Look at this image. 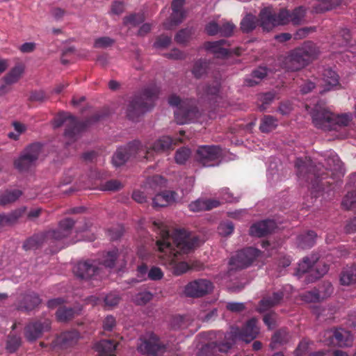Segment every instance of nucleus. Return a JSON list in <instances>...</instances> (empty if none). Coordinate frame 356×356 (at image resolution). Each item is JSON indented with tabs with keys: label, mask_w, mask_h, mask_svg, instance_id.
I'll list each match as a JSON object with an SVG mask.
<instances>
[{
	"label": "nucleus",
	"mask_w": 356,
	"mask_h": 356,
	"mask_svg": "<svg viewBox=\"0 0 356 356\" xmlns=\"http://www.w3.org/2000/svg\"><path fill=\"white\" fill-rule=\"evenodd\" d=\"M228 42L225 39L219 40L213 42H206L204 47L207 51L213 53L217 58H225L229 56L231 53L226 46H229Z\"/></svg>",
	"instance_id": "21"
},
{
	"label": "nucleus",
	"mask_w": 356,
	"mask_h": 356,
	"mask_svg": "<svg viewBox=\"0 0 356 356\" xmlns=\"http://www.w3.org/2000/svg\"><path fill=\"white\" fill-rule=\"evenodd\" d=\"M320 53L316 44L310 40L305 41L288 53L282 60V67L290 72L299 71L316 60Z\"/></svg>",
	"instance_id": "3"
},
{
	"label": "nucleus",
	"mask_w": 356,
	"mask_h": 356,
	"mask_svg": "<svg viewBox=\"0 0 356 356\" xmlns=\"http://www.w3.org/2000/svg\"><path fill=\"white\" fill-rule=\"evenodd\" d=\"M284 298V292L278 291L273 293L272 296H265L259 301L257 311L263 313L270 308L278 305Z\"/></svg>",
	"instance_id": "23"
},
{
	"label": "nucleus",
	"mask_w": 356,
	"mask_h": 356,
	"mask_svg": "<svg viewBox=\"0 0 356 356\" xmlns=\"http://www.w3.org/2000/svg\"><path fill=\"white\" fill-rule=\"evenodd\" d=\"M261 251L252 247L243 248L230 258L229 264L231 270H241L251 266L259 257Z\"/></svg>",
	"instance_id": "10"
},
{
	"label": "nucleus",
	"mask_w": 356,
	"mask_h": 356,
	"mask_svg": "<svg viewBox=\"0 0 356 356\" xmlns=\"http://www.w3.org/2000/svg\"><path fill=\"white\" fill-rule=\"evenodd\" d=\"M220 88V83L215 81L212 85H207L204 88V95L207 96H216Z\"/></svg>",
	"instance_id": "59"
},
{
	"label": "nucleus",
	"mask_w": 356,
	"mask_h": 356,
	"mask_svg": "<svg viewBox=\"0 0 356 356\" xmlns=\"http://www.w3.org/2000/svg\"><path fill=\"white\" fill-rule=\"evenodd\" d=\"M276 228V223L273 220H265L253 224L249 230L252 236L262 237L270 233Z\"/></svg>",
	"instance_id": "22"
},
{
	"label": "nucleus",
	"mask_w": 356,
	"mask_h": 356,
	"mask_svg": "<svg viewBox=\"0 0 356 356\" xmlns=\"http://www.w3.org/2000/svg\"><path fill=\"white\" fill-rule=\"evenodd\" d=\"M289 340V334L284 330L277 331L271 339L270 347L271 349L276 348L277 344L286 343Z\"/></svg>",
	"instance_id": "44"
},
{
	"label": "nucleus",
	"mask_w": 356,
	"mask_h": 356,
	"mask_svg": "<svg viewBox=\"0 0 356 356\" xmlns=\"http://www.w3.org/2000/svg\"><path fill=\"white\" fill-rule=\"evenodd\" d=\"M138 350L146 356H163L166 352L167 346L154 334L148 339H140Z\"/></svg>",
	"instance_id": "11"
},
{
	"label": "nucleus",
	"mask_w": 356,
	"mask_h": 356,
	"mask_svg": "<svg viewBox=\"0 0 356 356\" xmlns=\"http://www.w3.org/2000/svg\"><path fill=\"white\" fill-rule=\"evenodd\" d=\"M213 288V283L207 279H197L188 283L184 288L187 297L200 298L210 293Z\"/></svg>",
	"instance_id": "14"
},
{
	"label": "nucleus",
	"mask_w": 356,
	"mask_h": 356,
	"mask_svg": "<svg viewBox=\"0 0 356 356\" xmlns=\"http://www.w3.org/2000/svg\"><path fill=\"white\" fill-rule=\"evenodd\" d=\"M152 229L159 236L156 246L160 253V263L175 275L186 273L190 266L186 261H179L178 257L199 247L203 243L200 237L184 229H176L170 236L168 226L159 220L152 222Z\"/></svg>",
	"instance_id": "1"
},
{
	"label": "nucleus",
	"mask_w": 356,
	"mask_h": 356,
	"mask_svg": "<svg viewBox=\"0 0 356 356\" xmlns=\"http://www.w3.org/2000/svg\"><path fill=\"white\" fill-rule=\"evenodd\" d=\"M312 118L316 127L325 131H330L332 113L325 108H316L312 113Z\"/></svg>",
	"instance_id": "20"
},
{
	"label": "nucleus",
	"mask_w": 356,
	"mask_h": 356,
	"mask_svg": "<svg viewBox=\"0 0 356 356\" xmlns=\"http://www.w3.org/2000/svg\"><path fill=\"white\" fill-rule=\"evenodd\" d=\"M323 157L325 166L321 162L314 163L307 156L297 158L295 163L298 179L311 184L316 191L323 190L344 175L343 163L334 152H327Z\"/></svg>",
	"instance_id": "2"
},
{
	"label": "nucleus",
	"mask_w": 356,
	"mask_h": 356,
	"mask_svg": "<svg viewBox=\"0 0 356 356\" xmlns=\"http://www.w3.org/2000/svg\"><path fill=\"white\" fill-rule=\"evenodd\" d=\"M120 299L121 298L119 294L116 293H110L104 297V301L106 307L113 308L118 305Z\"/></svg>",
	"instance_id": "55"
},
{
	"label": "nucleus",
	"mask_w": 356,
	"mask_h": 356,
	"mask_svg": "<svg viewBox=\"0 0 356 356\" xmlns=\"http://www.w3.org/2000/svg\"><path fill=\"white\" fill-rule=\"evenodd\" d=\"M158 95V88L151 86L145 88L140 95L134 96L127 107V118L132 121H137L142 115L154 107V101L157 99Z\"/></svg>",
	"instance_id": "5"
},
{
	"label": "nucleus",
	"mask_w": 356,
	"mask_h": 356,
	"mask_svg": "<svg viewBox=\"0 0 356 356\" xmlns=\"http://www.w3.org/2000/svg\"><path fill=\"white\" fill-rule=\"evenodd\" d=\"M234 229V225L231 221L221 222L218 227V233L223 236H227L232 234Z\"/></svg>",
	"instance_id": "53"
},
{
	"label": "nucleus",
	"mask_w": 356,
	"mask_h": 356,
	"mask_svg": "<svg viewBox=\"0 0 356 356\" xmlns=\"http://www.w3.org/2000/svg\"><path fill=\"white\" fill-rule=\"evenodd\" d=\"M115 325L116 320L112 315H108L103 321V329L104 331H112Z\"/></svg>",
	"instance_id": "63"
},
{
	"label": "nucleus",
	"mask_w": 356,
	"mask_h": 356,
	"mask_svg": "<svg viewBox=\"0 0 356 356\" xmlns=\"http://www.w3.org/2000/svg\"><path fill=\"white\" fill-rule=\"evenodd\" d=\"M192 31L189 29L180 30L175 35V40L178 44H184L189 40Z\"/></svg>",
	"instance_id": "54"
},
{
	"label": "nucleus",
	"mask_w": 356,
	"mask_h": 356,
	"mask_svg": "<svg viewBox=\"0 0 356 356\" xmlns=\"http://www.w3.org/2000/svg\"><path fill=\"white\" fill-rule=\"evenodd\" d=\"M199 111L191 102H187L185 105L181 104L175 111V118L178 124H184L190 123L197 119Z\"/></svg>",
	"instance_id": "16"
},
{
	"label": "nucleus",
	"mask_w": 356,
	"mask_h": 356,
	"mask_svg": "<svg viewBox=\"0 0 356 356\" xmlns=\"http://www.w3.org/2000/svg\"><path fill=\"white\" fill-rule=\"evenodd\" d=\"M209 63L204 59H200L195 62L192 69V74L196 79H200L207 72Z\"/></svg>",
	"instance_id": "41"
},
{
	"label": "nucleus",
	"mask_w": 356,
	"mask_h": 356,
	"mask_svg": "<svg viewBox=\"0 0 356 356\" xmlns=\"http://www.w3.org/2000/svg\"><path fill=\"white\" fill-rule=\"evenodd\" d=\"M325 335L332 339L330 343H335L341 347L350 346L353 343L352 334L349 331L343 328H334L326 330Z\"/></svg>",
	"instance_id": "18"
},
{
	"label": "nucleus",
	"mask_w": 356,
	"mask_h": 356,
	"mask_svg": "<svg viewBox=\"0 0 356 356\" xmlns=\"http://www.w3.org/2000/svg\"><path fill=\"white\" fill-rule=\"evenodd\" d=\"M306 8L304 6H298L291 13L286 10L288 14L287 24L291 22L293 24H300L304 19L306 14Z\"/></svg>",
	"instance_id": "39"
},
{
	"label": "nucleus",
	"mask_w": 356,
	"mask_h": 356,
	"mask_svg": "<svg viewBox=\"0 0 356 356\" xmlns=\"http://www.w3.org/2000/svg\"><path fill=\"white\" fill-rule=\"evenodd\" d=\"M277 122L278 120L276 118L266 115L261 119L259 130L262 133H269L276 129Z\"/></svg>",
	"instance_id": "34"
},
{
	"label": "nucleus",
	"mask_w": 356,
	"mask_h": 356,
	"mask_svg": "<svg viewBox=\"0 0 356 356\" xmlns=\"http://www.w3.org/2000/svg\"><path fill=\"white\" fill-rule=\"evenodd\" d=\"M26 207L15 209L9 213H0V232L6 227H11L16 224L18 220L24 215Z\"/></svg>",
	"instance_id": "24"
},
{
	"label": "nucleus",
	"mask_w": 356,
	"mask_h": 356,
	"mask_svg": "<svg viewBox=\"0 0 356 356\" xmlns=\"http://www.w3.org/2000/svg\"><path fill=\"white\" fill-rule=\"evenodd\" d=\"M42 149V145L40 143H33L29 145L15 161V168L21 172L29 170L35 165Z\"/></svg>",
	"instance_id": "9"
},
{
	"label": "nucleus",
	"mask_w": 356,
	"mask_h": 356,
	"mask_svg": "<svg viewBox=\"0 0 356 356\" xmlns=\"http://www.w3.org/2000/svg\"><path fill=\"white\" fill-rule=\"evenodd\" d=\"M24 72V67L21 65H17L10 70V71L4 76L3 79L6 84L16 83L20 78Z\"/></svg>",
	"instance_id": "43"
},
{
	"label": "nucleus",
	"mask_w": 356,
	"mask_h": 356,
	"mask_svg": "<svg viewBox=\"0 0 356 356\" xmlns=\"http://www.w3.org/2000/svg\"><path fill=\"white\" fill-rule=\"evenodd\" d=\"M185 17V14L183 10H172L170 15V25L165 24L166 29H170L172 26H177L180 24Z\"/></svg>",
	"instance_id": "50"
},
{
	"label": "nucleus",
	"mask_w": 356,
	"mask_h": 356,
	"mask_svg": "<svg viewBox=\"0 0 356 356\" xmlns=\"http://www.w3.org/2000/svg\"><path fill=\"white\" fill-rule=\"evenodd\" d=\"M351 33L348 29H341L339 33L335 36L333 44L337 47H346L351 41Z\"/></svg>",
	"instance_id": "40"
},
{
	"label": "nucleus",
	"mask_w": 356,
	"mask_h": 356,
	"mask_svg": "<svg viewBox=\"0 0 356 356\" xmlns=\"http://www.w3.org/2000/svg\"><path fill=\"white\" fill-rule=\"evenodd\" d=\"M51 321L41 318L29 322L24 328V336L29 341H35L42 334L51 329Z\"/></svg>",
	"instance_id": "13"
},
{
	"label": "nucleus",
	"mask_w": 356,
	"mask_h": 356,
	"mask_svg": "<svg viewBox=\"0 0 356 356\" xmlns=\"http://www.w3.org/2000/svg\"><path fill=\"white\" fill-rule=\"evenodd\" d=\"M309 341L306 339H302L298 344V347L295 350L296 356H304L308 351L309 349Z\"/></svg>",
	"instance_id": "64"
},
{
	"label": "nucleus",
	"mask_w": 356,
	"mask_h": 356,
	"mask_svg": "<svg viewBox=\"0 0 356 356\" xmlns=\"http://www.w3.org/2000/svg\"><path fill=\"white\" fill-rule=\"evenodd\" d=\"M177 193L172 191H164L157 193L152 199L154 207H164L176 201Z\"/></svg>",
	"instance_id": "27"
},
{
	"label": "nucleus",
	"mask_w": 356,
	"mask_h": 356,
	"mask_svg": "<svg viewBox=\"0 0 356 356\" xmlns=\"http://www.w3.org/2000/svg\"><path fill=\"white\" fill-rule=\"evenodd\" d=\"M78 314V312L72 307L60 306L57 309L56 315L58 321L66 322L72 319Z\"/></svg>",
	"instance_id": "37"
},
{
	"label": "nucleus",
	"mask_w": 356,
	"mask_h": 356,
	"mask_svg": "<svg viewBox=\"0 0 356 356\" xmlns=\"http://www.w3.org/2000/svg\"><path fill=\"white\" fill-rule=\"evenodd\" d=\"M153 295L149 291H142L134 298V302L138 305H144L152 299Z\"/></svg>",
	"instance_id": "51"
},
{
	"label": "nucleus",
	"mask_w": 356,
	"mask_h": 356,
	"mask_svg": "<svg viewBox=\"0 0 356 356\" xmlns=\"http://www.w3.org/2000/svg\"><path fill=\"white\" fill-rule=\"evenodd\" d=\"M318 257L316 255H312L311 258L308 257H304L302 261L298 264L297 274L300 275L301 274L306 273L309 270V273L312 275L314 272L313 267L315 263H317L318 266H320L321 264V262H318Z\"/></svg>",
	"instance_id": "29"
},
{
	"label": "nucleus",
	"mask_w": 356,
	"mask_h": 356,
	"mask_svg": "<svg viewBox=\"0 0 356 356\" xmlns=\"http://www.w3.org/2000/svg\"><path fill=\"white\" fill-rule=\"evenodd\" d=\"M74 275L81 280H88L97 275L99 268L94 260L78 262L73 268Z\"/></svg>",
	"instance_id": "17"
},
{
	"label": "nucleus",
	"mask_w": 356,
	"mask_h": 356,
	"mask_svg": "<svg viewBox=\"0 0 356 356\" xmlns=\"http://www.w3.org/2000/svg\"><path fill=\"white\" fill-rule=\"evenodd\" d=\"M180 143H182V140L179 138H174L168 136H162L156 140L151 147L148 148L143 146L144 149L151 152L148 156H145V159L147 160L151 159L154 152L160 153L172 149Z\"/></svg>",
	"instance_id": "15"
},
{
	"label": "nucleus",
	"mask_w": 356,
	"mask_h": 356,
	"mask_svg": "<svg viewBox=\"0 0 356 356\" xmlns=\"http://www.w3.org/2000/svg\"><path fill=\"white\" fill-rule=\"evenodd\" d=\"M191 154V152L190 149L186 147H182L177 149L175 156L176 163L178 164H184L189 159Z\"/></svg>",
	"instance_id": "48"
},
{
	"label": "nucleus",
	"mask_w": 356,
	"mask_h": 356,
	"mask_svg": "<svg viewBox=\"0 0 356 356\" xmlns=\"http://www.w3.org/2000/svg\"><path fill=\"white\" fill-rule=\"evenodd\" d=\"M275 317L276 314L275 312H269L263 316V321L269 330H273L276 327Z\"/></svg>",
	"instance_id": "62"
},
{
	"label": "nucleus",
	"mask_w": 356,
	"mask_h": 356,
	"mask_svg": "<svg viewBox=\"0 0 356 356\" xmlns=\"http://www.w3.org/2000/svg\"><path fill=\"white\" fill-rule=\"evenodd\" d=\"M122 185L121 183L115 179H111L106 181L105 184L101 186V190L102 191H118L122 188Z\"/></svg>",
	"instance_id": "56"
},
{
	"label": "nucleus",
	"mask_w": 356,
	"mask_h": 356,
	"mask_svg": "<svg viewBox=\"0 0 356 356\" xmlns=\"http://www.w3.org/2000/svg\"><path fill=\"white\" fill-rule=\"evenodd\" d=\"M115 40L109 37H101L95 40L94 47L95 48H106L111 46Z\"/></svg>",
	"instance_id": "57"
},
{
	"label": "nucleus",
	"mask_w": 356,
	"mask_h": 356,
	"mask_svg": "<svg viewBox=\"0 0 356 356\" xmlns=\"http://www.w3.org/2000/svg\"><path fill=\"white\" fill-rule=\"evenodd\" d=\"M286 9H281L278 13L270 7L263 8L259 13L260 25L265 31H269L275 26L287 24Z\"/></svg>",
	"instance_id": "8"
},
{
	"label": "nucleus",
	"mask_w": 356,
	"mask_h": 356,
	"mask_svg": "<svg viewBox=\"0 0 356 356\" xmlns=\"http://www.w3.org/2000/svg\"><path fill=\"white\" fill-rule=\"evenodd\" d=\"M318 293H321V300H324L328 297H330L333 293V286L329 282H324L321 285L318 286L317 289Z\"/></svg>",
	"instance_id": "52"
},
{
	"label": "nucleus",
	"mask_w": 356,
	"mask_h": 356,
	"mask_svg": "<svg viewBox=\"0 0 356 356\" xmlns=\"http://www.w3.org/2000/svg\"><path fill=\"white\" fill-rule=\"evenodd\" d=\"M318 4L313 6L312 11L316 13H324L339 6L341 0H316Z\"/></svg>",
	"instance_id": "35"
},
{
	"label": "nucleus",
	"mask_w": 356,
	"mask_h": 356,
	"mask_svg": "<svg viewBox=\"0 0 356 356\" xmlns=\"http://www.w3.org/2000/svg\"><path fill=\"white\" fill-rule=\"evenodd\" d=\"M22 192L18 189L12 191L6 190L0 192V205H6L8 204L15 202L21 195Z\"/></svg>",
	"instance_id": "36"
},
{
	"label": "nucleus",
	"mask_w": 356,
	"mask_h": 356,
	"mask_svg": "<svg viewBox=\"0 0 356 356\" xmlns=\"http://www.w3.org/2000/svg\"><path fill=\"white\" fill-rule=\"evenodd\" d=\"M317 235L314 231H308L307 233L298 236V246L302 249L310 248L315 244Z\"/></svg>",
	"instance_id": "33"
},
{
	"label": "nucleus",
	"mask_w": 356,
	"mask_h": 356,
	"mask_svg": "<svg viewBox=\"0 0 356 356\" xmlns=\"http://www.w3.org/2000/svg\"><path fill=\"white\" fill-rule=\"evenodd\" d=\"M235 26L234 24L230 22H225L220 26L219 33L225 37L231 36L234 32Z\"/></svg>",
	"instance_id": "60"
},
{
	"label": "nucleus",
	"mask_w": 356,
	"mask_h": 356,
	"mask_svg": "<svg viewBox=\"0 0 356 356\" xmlns=\"http://www.w3.org/2000/svg\"><path fill=\"white\" fill-rule=\"evenodd\" d=\"M268 70L266 67H259L252 72V76L256 78L259 83L268 74Z\"/></svg>",
	"instance_id": "61"
},
{
	"label": "nucleus",
	"mask_w": 356,
	"mask_h": 356,
	"mask_svg": "<svg viewBox=\"0 0 356 356\" xmlns=\"http://www.w3.org/2000/svg\"><path fill=\"white\" fill-rule=\"evenodd\" d=\"M145 17L142 14H131L123 19V23L126 26H136L143 23Z\"/></svg>",
	"instance_id": "46"
},
{
	"label": "nucleus",
	"mask_w": 356,
	"mask_h": 356,
	"mask_svg": "<svg viewBox=\"0 0 356 356\" xmlns=\"http://www.w3.org/2000/svg\"><path fill=\"white\" fill-rule=\"evenodd\" d=\"M101 119V115L96 113L85 122H80L77 119L67 113H60L54 120V127H60L65 125L64 135L66 138L75 140L78 134L84 130L88 125L97 122Z\"/></svg>",
	"instance_id": "6"
},
{
	"label": "nucleus",
	"mask_w": 356,
	"mask_h": 356,
	"mask_svg": "<svg viewBox=\"0 0 356 356\" xmlns=\"http://www.w3.org/2000/svg\"><path fill=\"white\" fill-rule=\"evenodd\" d=\"M74 221L70 218H66L60 221L56 229L48 230L37 233L28 238L23 243L24 250H36L44 243H51L54 241H60L67 237L74 226Z\"/></svg>",
	"instance_id": "4"
},
{
	"label": "nucleus",
	"mask_w": 356,
	"mask_h": 356,
	"mask_svg": "<svg viewBox=\"0 0 356 356\" xmlns=\"http://www.w3.org/2000/svg\"><path fill=\"white\" fill-rule=\"evenodd\" d=\"M40 302L41 300L38 294L33 292L29 293L24 296L22 302L19 305L18 309L32 310Z\"/></svg>",
	"instance_id": "30"
},
{
	"label": "nucleus",
	"mask_w": 356,
	"mask_h": 356,
	"mask_svg": "<svg viewBox=\"0 0 356 356\" xmlns=\"http://www.w3.org/2000/svg\"><path fill=\"white\" fill-rule=\"evenodd\" d=\"M150 152V151L143 148L140 141L133 140L126 146L117 149L113 156L112 162L115 167H119L124 165L132 157L138 159H145V156H148Z\"/></svg>",
	"instance_id": "7"
},
{
	"label": "nucleus",
	"mask_w": 356,
	"mask_h": 356,
	"mask_svg": "<svg viewBox=\"0 0 356 356\" xmlns=\"http://www.w3.org/2000/svg\"><path fill=\"white\" fill-rule=\"evenodd\" d=\"M351 120L352 115L350 113H343L337 115L332 113V127H330V130H336L338 127H346Z\"/></svg>",
	"instance_id": "38"
},
{
	"label": "nucleus",
	"mask_w": 356,
	"mask_h": 356,
	"mask_svg": "<svg viewBox=\"0 0 356 356\" xmlns=\"http://www.w3.org/2000/svg\"><path fill=\"white\" fill-rule=\"evenodd\" d=\"M321 293L318 292L316 289L306 291L301 295V299L306 302H317L321 300Z\"/></svg>",
	"instance_id": "49"
},
{
	"label": "nucleus",
	"mask_w": 356,
	"mask_h": 356,
	"mask_svg": "<svg viewBox=\"0 0 356 356\" xmlns=\"http://www.w3.org/2000/svg\"><path fill=\"white\" fill-rule=\"evenodd\" d=\"M222 155L221 148L218 145H204L199 147L196 153L197 160L203 166H214Z\"/></svg>",
	"instance_id": "12"
},
{
	"label": "nucleus",
	"mask_w": 356,
	"mask_h": 356,
	"mask_svg": "<svg viewBox=\"0 0 356 356\" xmlns=\"http://www.w3.org/2000/svg\"><path fill=\"white\" fill-rule=\"evenodd\" d=\"M342 206L347 210L356 208V190L348 192L343 197Z\"/></svg>",
	"instance_id": "45"
},
{
	"label": "nucleus",
	"mask_w": 356,
	"mask_h": 356,
	"mask_svg": "<svg viewBox=\"0 0 356 356\" xmlns=\"http://www.w3.org/2000/svg\"><path fill=\"white\" fill-rule=\"evenodd\" d=\"M258 23L257 17L251 14H248L241 22V29L243 32L249 33L253 31Z\"/></svg>",
	"instance_id": "42"
},
{
	"label": "nucleus",
	"mask_w": 356,
	"mask_h": 356,
	"mask_svg": "<svg viewBox=\"0 0 356 356\" xmlns=\"http://www.w3.org/2000/svg\"><path fill=\"white\" fill-rule=\"evenodd\" d=\"M323 80L325 83L326 90H330L334 87L339 86V76L335 71L331 68H326L324 70Z\"/></svg>",
	"instance_id": "32"
},
{
	"label": "nucleus",
	"mask_w": 356,
	"mask_h": 356,
	"mask_svg": "<svg viewBox=\"0 0 356 356\" xmlns=\"http://www.w3.org/2000/svg\"><path fill=\"white\" fill-rule=\"evenodd\" d=\"M21 339L16 336H9L6 348L10 353H14L20 346Z\"/></svg>",
	"instance_id": "58"
},
{
	"label": "nucleus",
	"mask_w": 356,
	"mask_h": 356,
	"mask_svg": "<svg viewBox=\"0 0 356 356\" xmlns=\"http://www.w3.org/2000/svg\"><path fill=\"white\" fill-rule=\"evenodd\" d=\"M340 282L342 285H350L356 282V264L346 266L341 273Z\"/></svg>",
	"instance_id": "31"
},
{
	"label": "nucleus",
	"mask_w": 356,
	"mask_h": 356,
	"mask_svg": "<svg viewBox=\"0 0 356 356\" xmlns=\"http://www.w3.org/2000/svg\"><path fill=\"white\" fill-rule=\"evenodd\" d=\"M118 343L113 339H103L95 345L99 356H114Z\"/></svg>",
	"instance_id": "28"
},
{
	"label": "nucleus",
	"mask_w": 356,
	"mask_h": 356,
	"mask_svg": "<svg viewBox=\"0 0 356 356\" xmlns=\"http://www.w3.org/2000/svg\"><path fill=\"white\" fill-rule=\"evenodd\" d=\"M118 257V250L114 249L108 252L104 257L102 264L104 266L108 268H113L115 264V261Z\"/></svg>",
	"instance_id": "47"
},
{
	"label": "nucleus",
	"mask_w": 356,
	"mask_h": 356,
	"mask_svg": "<svg viewBox=\"0 0 356 356\" xmlns=\"http://www.w3.org/2000/svg\"><path fill=\"white\" fill-rule=\"evenodd\" d=\"M79 339V333L76 330H70L60 334L54 341L55 346L67 348L74 346Z\"/></svg>",
	"instance_id": "25"
},
{
	"label": "nucleus",
	"mask_w": 356,
	"mask_h": 356,
	"mask_svg": "<svg viewBox=\"0 0 356 356\" xmlns=\"http://www.w3.org/2000/svg\"><path fill=\"white\" fill-rule=\"evenodd\" d=\"M257 322L256 318L248 320L241 330H237L234 332L235 337H238L245 343H250L259 334V328L257 326Z\"/></svg>",
	"instance_id": "19"
},
{
	"label": "nucleus",
	"mask_w": 356,
	"mask_h": 356,
	"mask_svg": "<svg viewBox=\"0 0 356 356\" xmlns=\"http://www.w3.org/2000/svg\"><path fill=\"white\" fill-rule=\"evenodd\" d=\"M232 346V343L225 342H212L202 347L200 356L206 355V356H215L217 353H227Z\"/></svg>",
	"instance_id": "26"
}]
</instances>
